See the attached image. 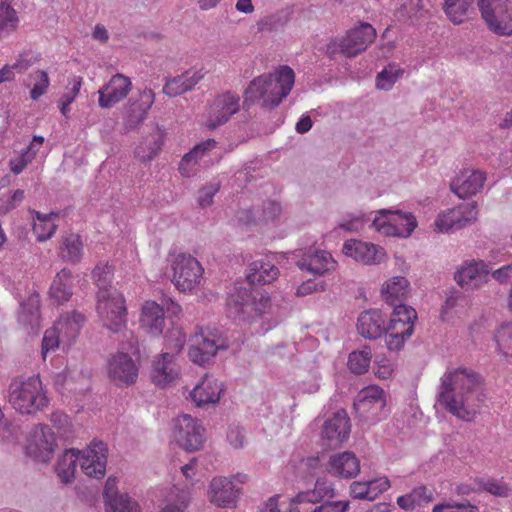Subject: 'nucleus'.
<instances>
[{
	"instance_id": "1",
	"label": "nucleus",
	"mask_w": 512,
	"mask_h": 512,
	"mask_svg": "<svg viewBox=\"0 0 512 512\" xmlns=\"http://www.w3.org/2000/svg\"><path fill=\"white\" fill-rule=\"evenodd\" d=\"M437 401L461 421H473L484 403L481 377L469 368L448 369L440 378Z\"/></svg>"
},
{
	"instance_id": "2",
	"label": "nucleus",
	"mask_w": 512,
	"mask_h": 512,
	"mask_svg": "<svg viewBox=\"0 0 512 512\" xmlns=\"http://www.w3.org/2000/svg\"><path fill=\"white\" fill-rule=\"evenodd\" d=\"M295 83V73L287 65H280L273 73H264L252 81L244 91L243 108L262 100V107L273 110L291 92Z\"/></svg>"
},
{
	"instance_id": "3",
	"label": "nucleus",
	"mask_w": 512,
	"mask_h": 512,
	"mask_svg": "<svg viewBox=\"0 0 512 512\" xmlns=\"http://www.w3.org/2000/svg\"><path fill=\"white\" fill-rule=\"evenodd\" d=\"M8 401L21 414H33L45 409L49 400L39 376L13 380L9 386Z\"/></svg>"
},
{
	"instance_id": "4",
	"label": "nucleus",
	"mask_w": 512,
	"mask_h": 512,
	"mask_svg": "<svg viewBox=\"0 0 512 512\" xmlns=\"http://www.w3.org/2000/svg\"><path fill=\"white\" fill-rule=\"evenodd\" d=\"M169 263L172 271L171 282L178 291L192 294L204 283V268L191 254H175Z\"/></svg>"
},
{
	"instance_id": "5",
	"label": "nucleus",
	"mask_w": 512,
	"mask_h": 512,
	"mask_svg": "<svg viewBox=\"0 0 512 512\" xmlns=\"http://www.w3.org/2000/svg\"><path fill=\"white\" fill-rule=\"evenodd\" d=\"M97 313L103 324L112 332L126 326V306L123 294L115 287L97 292Z\"/></svg>"
},
{
	"instance_id": "6",
	"label": "nucleus",
	"mask_w": 512,
	"mask_h": 512,
	"mask_svg": "<svg viewBox=\"0 0 512 512\" xmlns=\"http://www.w3.org/2000/svg\"><path fill=\"white\" fill-rule=\"evenodd\" d=\"M416 320L417 313L413 307L403 304L395 306L385 332V343L390 351H399L403 348L406 339L414 332Z\"/></svg>"
},
{
	"instance_id": "7",
	"label": "nucleus",
	"mask_w": 512,
	"mask_h": 512,
	"mask_svg": "<svg viewBox=\"0 0 512 512\" xmlns=\"http://www.w3.org/2000/svg\"><path fill=\"white\" fill-rule=\"evenodd\" d=\"M376 37V30L372 25L361 22L358 27L349 30L345 37L332 39L327 45V53L333 57L341 53L346 57H355L365 51Z\"/></svg>"
},
{
	"instance_id": "8",
	"label": "nucleus",
	"mask_w": 512,
	"mask_h": 512,
	"mask_svg": "<svg viewBox=\"0 0 512 512\" xmlns=\"http://www.w3.org/2000/svg\"><path fill=\"white\" fill-rule=\"evenodd\" d=\"M477 4L490 31L500 36L512 35V4L509 0H478Z\"/></svg>"
},
{
	"instance_id": "9",
	"label": "nucleus",
	"mask_w": 512,
	"mask_h": 512,
	"mask_svg": "<svg viewBox=\"0 0 512 512\" xmlns=\"http://www.w3.org/2000/svg\"><path fill=\"white\" fill-rule=\"evenodd\" d=\"M372 226L386 236L408 237L417 226L413 214L401 210L382 209L372 221Z\"/></svg>"
},
{
	"instance_id": "10",
	"label": "nucleus",
	"mask_w": 512,
	"mask_h": 512,
	"mask_svg": "<svg viewBox=\"0 0 512 512\" xmlns=\"http://www.w3.org/2000/svg\"><path fill=\"white\" fill-rule=\"evenodd\" d=\"M173 437L181 448L195 452L204 445L205 428L200 420L183 414L174 420Z\"/></svg>"
},
{
	"instance_id": "11",
	"label": "nucleus",
	"mask_w": 512,
	"mask_h": 512,
	"mask_svg": "<svg viewBox=\"0 0 512 512\" xmlns=\"http://www.w3.org/2000/svg\"><path fill=\"white\" fill-rule=\"evenodd\" d=\"M387 397L385 391L377 385L361 389L354 400L357 415L368 421H378L385 415Z\"/></svg>"
},
{
	"instance_id": "12",
	"label": "nucleus",
	"mask_w": 512,
	"mask_h": 512,
	"mask_svg": "<svg viewBox=\"0 0 512 512\" xmlns=\"http://www.w3.org/2000/svg\"><path fill=\"white\" fill-rule=\"evenodd\" d=\"M192 342L188 351V357L199 366L208 364L217 351L223 347V343L217 333L202 327L196 328Z\"/></svg>"
},
{
	"instance_id": "13",
	"label": "nucleus",
	"mask_w": 512,
	"mask_h": 512,
	"mask_svg": "<svg viewBox=\"0 0 512 512\" xmlns=\"http://www.w3.org/2000/svg\"><path fill=\"white\" fill-rule=\"evenodd\" d=\"M57 447L53 430L46 424H38L30 432L26 453L38 462H48Z\"/></svg>"
},
{
	"instance_id": "14",
	"label": "nucleus",
	"mask_w": 512,
	"mask_h": 512,
	"mask_svg": "<svg viewBox=\"0 0 512 512\" xmlns=\"http://www.w3.org/2000/svg\"><path fill=\"white\" fill-rule=\"evenodd\" d=\"M107 458V444L102 441H92L87 448L79 450L78 462L85 475L101 479L106 473Z\"/></svg>"
},
{
	"instance_id": "15",
	"label": "nucleus",
	"mask_w": 512,
	"mask_h": 512,
	"mask_svg": "<svg viewBox=\"0 0 512 512\" xmlns=\"http://www.w3.org/2000/svg\"><path fill=\"white\" fill-rule=\"evenodd\" d=\"M139 366L130 355L117 352L108 362L110 380L118 387L129 386L137 381Z\"/></svg>"
},
{
	"instance_id": "16",
	"label": "nucleus",
	"mask_w": 512,
	"mask_h": 512,
	"mask_svg": "<svg viewBox=\"0 0 512 512\" xmlns=\"http://www.w3.org/2000/svg\"><path fill=\"white\" fill-rule=\"evenodd\" d=\"M181 376L180 366L173 354L165 352L157 355L151 365V381L160 388L176 383Z\"/></svg>"
},
{
	"instance_id": "17",
	"label": "nucleus",
	"mask_w": 512,
	"mask_h": 512,
	"mask_svg": "<svg viewBox=\"0 0 512 512\" xmlns=\"http://www.w3.org/2000/svg\"><path fill=\"white\" fill-rule=\"evenodd\" d=\"M342 251L347 257L364 265H378L386 257L385 250L379 245L356 239L345 241Z\"/></svg>"
},
{
	"instance_id": "18",
	"label": "nucleus",
	"mask_w": 512,
	"mask_h": 512,
	"mask_svg": "<svg viewBox=\"0 0 512 512\" xmlns=\"http://www.w3.org/2000/svg\"><path fill=\"white\" fill-rule=\"evenodd\" d=\"M239 101V96L231 91L218 95L212 104L207 126L215 129L228 122L230 117L239 111Z\"/></svg>"
},
{
	"instance_id": "19",
	"label": "nucleus",
	"mask_w": 512,
	"mask_h": 512,
	"mask_svg": "<svg viewBox=\"0 0 512 512\" xmlns=\"http://www.w3.org/2000/svg\"><path fill=\"white\" fill-rule=\"evenodd\" d=\"M223 391V383L206 374L189 392V397L197 407H206L218 403Z\"/></svg>"
},
{
	"instance_id": "20",
	"label": "nucleus",
	"mask_w": 512,
	"mask_h": 512,
	"mask_svg": "<svg viewBox=\"0 0 512 512\" xmlns=\"http://www.w3.org/2000/svg\"><path fill=\"white\" fill-rule=\"evenodd\" d=\"M454 278L462 288H479L488 281L489 269L483 261H467L457 269Z\"/></svg>"
},
{
	"instance_id": "21",
	"label": "nucleus",
	"mask_w": 512,
	"mask_h": 512,
	"mask_svg": "<svg viewBox=\"0 0 512 512\" xmlns=\"http://www.w3.org/2000/svg\"><path fill=\"white\" fill-rule=\"evenodd\" d=\"M131 81L123 74L117 73L98 90V104L101 108H110L123 100L131 89Z\"/></svg>"
},
{
	"instance_id": "22",
	"label": "nucleus",
	"mask_w": 512,
	"mask_h": 512,
	"mask_svg": "<svg viewBox=\"0 0 512 512\" xmlns=\"http://www.w3.org/2000/svg\"><path fill=\"white\" fill-rule=\"evenodd\" d=\"M139 326L152 337L160 336L165 327L163 307L153 300L145 301L140 311Z\"/></svg>"
},
{
	"instance_id": "23",
	"label": "nucleus",
	"mask_w": 512,
	"mask_h": 512,
	"mask_svg": "<svg viewBox=\"0 0 512 512\" xmlns=\"http://www.w3.org/2000/svg\"><path fill=\"white\" fill-rule=\"evenodd\" d=\"M486 175L480 170L465 169L457 174L450 184L451 190L459 198L477 194L483 188Z\"/></svg>"
},
{
	"instance_id": "24",
	"label": "nucleus",
	"mask_w": 512,
	"mask_h": 512,
	"mask_svg": "<svg viewBox=\"0 0 512 512\" xmlns=\"http://www.w3.org/2000/svg\"><path fill=\"white\" fill-rule=\"evenodd\" d=\"M350 419L345 411L336 412L328 419L323 428V437L329 447H337L346 441L350 434Z\"/></svg>"
},
{
	"instance_id": "25",
	"label": "nucleus",
	"mask_w": 512,
	"mask_h": 512,
	"mask_svg": "<svg viewBox=\"0 0 512 512\" xmlns=\"http://www.w3.org/2000/svg\"><path fill=\"white\" fill-rule=\"evenodd\" d=\"M238 490L233 482L226 477H214L209 485L208 498L211 503L227 508L235 504Z\"/></svg>"
},
{
	"instance_id": "26",
	"label": "nucleus",
	"mask_w": 512,
	"mask_h": 512,
	"mask_svg": "<svg viewBox=\"0 0 512 512\" xmlns=\"http://www.w3.org/2000/svg\"><path fill=\"white\" fill-rule=\"evenodd\" d=\"M357 330L366 339H377L386 332L385 316L377 309L363 311L358 317Z\"/></svg>"
},
{
	"instance_id": "27",
	"label": "nucleus",
	"mask_w": 512,
	"mask_h": 512,
	"mask_svg": "<svg viewBox=\"0 0 512 512\" xmlns=\"http://www.w3.org/2000/svg\"><path fill=\"white\" fill-rule=\"evenodd\" d=\"M328 472L338 478H353L360 472V461L351 452L333 455L329 460Z\"/></svg>"
},
{
	"instance_id": "28",
	"label": "nucleus",
	"mask_w": 512,
	"mask_h": 512,
	"mask_svg": "<svg viewBox=\"0 0 512 512\" xmlns=\"http://www.w3.org/2000/svg\"><path fill=\"white\" fill-rule=\"evenodd\" d=\"M336 265V261L326 251H315L312 254H307L298 262L301 270H307L314 275H323L332 271L336 268Z\"/></svg>"
},
{
	"instance_id": "29",
	"label": "nucleus",
	"mask_w": 512,
	"mask_h": 512,
	"mask_svg": "<svg viewBox=\"0 0 512 512\" xmlns=\"http://www.w3.org/2000/svg\"><path fill=\"white\" fill-rule=\"evenodd\" d=\"M84 322V315L73 311L72 313L61 315L53 327L58 330L62 342L70 344L78 336Z\"/></svg>"
},
{
	"instance_id": "30",
	"label": "nucleus",
	"mask_w": 512,
	"mask_h": 512,
	"mask_svg": "<svg viewBox=\"0 0 512 512\" xmlns=\"http://www.w3.org/2000/svg\"><path fill=\"white\" fill-rule=\"evenodd\" d=\"M228 307L234 317H239L243 320L250 319L252 310H261L253 306L252 293L245 288L236 289L235 292L229 296Z\"/></svg>"
},
{
	"instance_id": "31",
	"label": "nucleus",
	"mask_w": 512,
	"mask_h": 512,
	"mask_svg": "<svg viewBox=\"0 0 512 512\" xmlns=\"http://www.w3.org/2000/svg\"><path fill=\"white\" fill-rule=\"evenodd\" d=\"M435 498V490L421 485L411 492L397 498L398 506L406 511H413L418 507L427 506Z\"/></svg>"
},
{
	"instance_id": "32",
	"label": "nucleus",
	"mask_w": 512,
	"mask_h": 512,
	"mask_svg": "<svg viewBox=\"0 0 512 512\" xmlns=\"http://www.w3.org/2000/svg\"><path fill=\"white\" fill-rule=\"evenodd\" d=\"M409 291L408 280L402 276H394L382 285L381 294L385 302L396 306L397 302H402L407 298Z\"/></svg>"
},
{
	"instance_id": "33",
	"label": "nucleus",
	"mask_w": 512,
	"mask_h": 512,
	"mask_svg": "<svg viewBox=\"0 0 512 512\" xmlns=\"http://www.w3.org/2000/svg\"><path fill=\"white\" fill-rule=\"evenodd\" d=\"M50 297L58 304L68 301L72 296V273L64 268L59 271L52 281L49 290Z\"/></svg>"
},
{
	"instance_id": "34",
	"label": "nucleus",
	"mask_w": 512,
	"mask_h": 512,
	"mask_svg": "<svg viewBox=\"0 0 512 512\" xmlns=\"http://www.w3.org/2000/svg\"><path fill=\"white\" fill-rule=\"evenodd\" d=\"M278 275L279 270L274 264L257 260L250 264L247 280L254 285H264L277 279Z\"/></svg>"
},
{
	"instance_id": "35",
	"label": "nucleus",
	"mask_w": 512,
	"mask_h": 512,
	"mask_svg": "<svg viewBox=\"0 0 512 512\" xmlns=\"http://www.w3.org/2000/svg\"><path fill=\"white\" fill-rule=\"evenodd\" d=\"M154 92L151 89H145L140 94L139 102H133L129 106L127 122L130 127L137 126L147 116V113L154 103Z\"/></svg>"
},
{
	"instance_id": "36",
	"label": "nucleus",
	"mask_w": 512,
	"mask_h": 512,
	"mask_svg": "<svg viewBox=\"0 0 512 512\" xmlns=\"http://www.w3.org/2000/svg\"><path fill=\"white\" fill-rule=\"evenodd\" d=\"M56 388L61 391H77L88 383V378L79 370L66 368L55 376Z\"/></svg>"
},
{
	"instance_id": "37",
	"label": "nucleus",
	"mask_w": 512,
	"mask_h": 512,
	"mask_svg": "<svg viewBox=\"0 0 512 512\" xmlns=\"http://www.w3.org/2000/svg\"><path fill=\"white\" fill-rule=\"evenodd\" d=\"M78 459V449L65 450L63 455L59 458L55 471L62 483L68 484L74 480Z\"/></svg>"
},
{
	"instance_id": "38",
	"label": "nucleus",
	"mask_w": 512,
	"mask_h": 512,
	"mask_svg": "<svg viewBox=\"0 0 512 512\" xmlns=\"http://www.w3.org/2000/svg\"><path fill=\"white\" fill-rule=\"evenodd\" d=\"M59 255L67 262H80L83 256V242L80 235L70 233L62 237L59 246Z\"/></svg>"
},
{
	"instance_id": "39",
	"label": "nucleus",
	"mask_w": 512,
	"mask_h": 512,
	"mask_svg": "<svg viewBox=\"0 0 512 512\" xmlns=\"http://www.w3.org/2000/svg\"><path fill=\"white\" fill-rule=\"evenodd\" d=\"M59 215L57 213L41 214L35 212V221L33 225V232L39 242L50 239L56 232V220Z\"/></svg>"
},
{
	"instance_id": "40",
	"label": "nucleus",
	"mask_w": 512,
	"mask_h": 512,
	"mask_svg": "<svg viewBox=\"0 0 512 512\" xmlns=\"http://www.w3.org/2000/svg\"><path fill=\"white\" fill-rule=\"evenodd\" d=\"M474 0H444L443 10L454 24H461L469 17Z\"/></svg>"
},
{
	"instance_id": "41",
	"label": "nucleus",
	"mask_w": 512,
	"mask_h": 512,
	"mask_svg": "<svg viewBox=\"0 0 512 512\" xmlns=\"http://www.w3.org/2000/svg\"><path fill=\"white\" fill-rule=\"evenodd\" d=\"M163 144V135L161 131L156 128L154 134L151 135V138H146L142 141L135 150L136 157L138 160H152L158 155V152L161 150Z\"/></svg>"
},
{
	"instance_id": "42",
	"label": "nucleus",
	"mask_w": 512,
	"mask_h": 512,
	"mask_svg": "<svg viewBox=\"0 0 512 512\" xmlns=\"http://www.w3.org/2000/svg\"><path fill=\"white\" fill-rule=\"evenodd\" d=\"M428 10L425 8L422 0H410L404 3L396 11V17L404 21H417L425 16Z\"/></svg>"
},
{
	"instance_id": "43",
	"label": "nucleus",
	"mask_w": 512,
	"mask_h": 512,
	"mask_svg": "<svg viewBox=\"0 0 512 512\" xmlns=\"http://www.w3.org/2000/svg\"><path fill=\"white\" fill-rule=\"evenodd\" d=\"M372 353L366 348L360 351H353L348 358V368L354 374H364L370 367Z\"/></svg>"
},
{
	"instance_id": "44",
	"label": "nucleus",
	"mask_w": 512,
	"mask_h": 512,
	"mask_svg": "<svg viewBox=\"0 0 512 512\" xmlns=\"http://www.w3.org/2000/svg\"><path fill=\"white\" fill-rule=\"evenodd\" d=\"M114 275V267L109 265V263H98L93 271L92 278L96 286L98 287V291L108 290L111 286V282Z\"/></svg>"
},
{
	"instance_id": "45",
	"label": "nucleus",
	"mask_w": 512,
	"mask_h": 512,
	"mask_svg": "<svg viewBox=\"0 0 512 512\" xmlns=\"http://www.w3.org/2000/svg\"><path fill=\"white\" fill-rule=\"evenodd\" d=\"M458 212L454 208L440 213L435 220V227L439 232H448L452 229H461L462 225Z\"/></svg>"
},
{
	"instance_id": "46",
	"label": "nucleus",
	"mask_w": 512,
	"mask_h": 512,
	"mask_svg": "<svg viewBox=\"0 0 512 512\" xmlns=\"http://www.w3.org/2000/svg\"><path fill=\"white\" fill-rule=\"evenodd\" d=\"M106 510L108 512H140L139 505L128 495H116L115 499L108 500Z\"/></svg>"
},
{
	"instance_id": "47",
	"label": "nucleus",
	"mask_w": 512,
	"mask_h": 512,
	"mask_svg": "<svg viewBox=\"0 0 512 512\" xmlns=\"http://www.w3.org/2000/svg\"><path fill=\"white\" fill-rule=\"evenodd\" d=\"M495 341L501 353L512 354V323H504L498 328Z\"/></svg>"
},
{
	"instance_id": "48",
	"label": "nucleus",
	"mask_w": 512,
	"mask_h": 512,
	"mask_svg": "<svg viewBox=\"0 0 512 512\" xmlns=\"http://www.w3.org/2000/svg\"><path fill=\"white\" fill-rule=\"evenodd\" d=\"M18 18L15 10L6 3L0 4V38L4 31L13 30L16 27Z\"/></svg>"
},
{
	"instance_id": "49",
	"label": "nucleus",
	"mask_w": 512,
	"mask_h": 512,
	"mask_svg": "<svg viewBox=\"0 0 512 512\" xmlns=\"http://www.w3.org/2000/svg\"><path fill=\"white\" fill-rule=\"evenodd\" d=\"M403 70L395 65H388L377 75V87L380 89H389L397 81Z\"/></svg>"
},
{
	"instance_id": "50",
	"label": "nucleus",
	"mask_w": 512,
	"mask_h": 512,
	"mask_svg": "<svg viewBox=\"0 0 512 512\" xmlns=\"http://www.w3.org/2000/svg\"><path fill=\"white\" fill-rule=\"evenodd\" d=\"M219 189L220 184L217 182L210 183L199 189L196 198L199 207L202 209L210 207L213 204L214 196L218 193Z\"/></svg>"
},
{
	"instance_id": "51",
	"label": "nucleus",
	"mask_w": 512,
	"mask_h": 512,
	"mask_svg": "<svg viewBox=\"0 0 512 512\" xmlns=\"http://www.w3.org/2000/svg\"><path fill=\"white\" fill-rule=\"evenodd\" d=\"M458 213V218L462 228L467 224L474 222L477 219L478 209L475 201L469 203H463L454 208Z\"/></svg>"
},
{
	"instance_id": "52",
	"label": "nucleus",
	"mask_w": 512,
	"mask_h": 512,
	"mask_svg": "<svg viewBox=\"0 0 512 512\" xmlns=\"http://www.w3.org/2000/svg\"><path fill=\"white\" fill-rule=\"evenodd\" d=\"M62 341L58 330L54 327L47 329L42 339L41 353L45 359L47 354L51 351H55L59 347V343Z\"/></svg>"
},
{
	"instance_id": "53",
	"label": "nucleus",
	"mask_w": 512,
	"mask_h": 512,
	"mask_svg": "<svg viewBox=\"0 0 512 512\" xmlns=\"http://www.w3.org/2000/svg\"><path fill=\"white\" fill-rule=\"evenodd\" d=\"M394 372V364L386 356L377 355L375 358L374 374L377 378L389 379Z\"/></svg>"
},
{
	"instance_id": "54",
	"label": "nucleus",
	"mask_w": 512,
	"mask_h": 512,
	"mask_svg": "<svg viewBox=\"0 0 512 512\" xmlns=\"http://www.w3.org/2000/svg\"><path fill=\"white\" fill-rule=\"evenodd\" d=\"M216 146V141L214 139H207L206 141H202L196 144L189 152L184 154L181 160H197L198 158H202L206 155V152Z\"/></svg>"
},
{
	"instance_id": "55",
	"label": "nucleus",
	"mask_w": 512,
	"mask_h": 512,
	"mask_svg": "<svg viewBox=\"0 0 512 512\" xmlns=\"http://www.w3.org/2000/svg\"><path fill=\"white\" fill-rule=\"evenodd\" d=\"M319 499L317 497V495L315 494V492L312 490H307V491H301L299 492L294 498H292L289 502H286L287 505H289V507L291 508H294V509H299V506L300 505H303V504H316V503H319Z\"/></svg>"
},
{
	"instance_id": "56",
	"label": "nucleus",
	"mask_w": 512,
	"mask_h": 512,
	"mask_svg": "<svg viewBox=\"0 0 512 512\" xmlns=\"http://www.w3.org/2000/svg\"><path fill=\"white\" fill-rule=\"evenodd\" d=\"M313 491L321 502L325 498H333L335 496V489L332 482L326 478H318L316 480Z\"/></svg>"
},
{
	"instance_id": "57",
	"label": "nucleus",
	"mask_w": 512,
	"mask_h": 512,
	"mask_svg": "<svg viewBox=\"0 0 512 512\" xmlns=\"http://www.w3.org/2000/svg\"><path fill=\"white\" fill-rule=\"evenodd\" d=\"M350 493L356 499H375V493L371 492L370 481L368 482H353L350 486Z\"/></svg>"
},
{
	"instance_id": "58",
	"label": "nucleus",
	"mask_w": 512,
	"mask_h": 512,
	"mask_svg": "<svg viewBox=\"0 0 512 512\" xmlns=\"http://www.w3.org/2000/svg\"><path fill=\"white\" fill-rule=\"evenodd\" d=\"M163 92L169 97H176L186 93V87L181 76L179 75L168 79L163 87Z\"/></svg>"
},
{
	"instance_id": "59",
	"label": "nucleus",
	"mask_w": 512,
	"mask_h": 512,
	"mask_svg": "<svg viewBox=\"0 0 512 512\" xmlns=\"http://www.w3.org/2000/svg\"><path fill=\"white\" fill-rule=\"evenodd\" d=\"M483 488L488 493L498 497H508L510 494V487L500 480H488L484 483Z\"/></svg>"
},
{
	"instance_id": "60",
	"label": "nucleus",
	"mask_w": 512,
	"mask_h": 512,
	"mask_svg": "<svg viewBox=\"0 0 512 512\" xmlns=\"http://www.w3.org/2000/svg\"><path fill=\"white\" fill-rule=\"evenodd\" d=\"M258 512H300L298 509L289 507L286 502L279 503V496H273L268 499L264 506Z\"/></svg>"
},
{
	"instance_id": "61",
	"label": "nucleus",
	"mask_w": 512,
	"mask_h": 512,
	"mask_svg": "<svg viewBox=\"0 0 512 512\" xmlns=\"http://www.w3.org/2000/svg\"><path fill=\"white\" fill-rule=\"evenodd\" d=\"M189 493L182 490L176 495V503H168L160 512H184L188 506Z\"/></svg>"
},
{
	"instance_id": "62",
	"label": "nucleus",
	"mask_w": 512,
	"mask_h": 512,
	"mask_svg": "<svg viewBox=\"0 0 512 512\" xmlns=\"http://www.w3.org/2000/svg\"><path fill=\"white\" fill-rule=\"evenodd\" d=\"M43 142V137L35 136L26 148L21 149L19 160H32L36 156L39 149L42 147Z\"/></svg>"
},
{
	"instance_id": "63",
	"label": "nucleus",
	"mask_w": 512,
	"mask_h": 512,
	"mask_svg": "<svg viewBox=\"0 0 512 512\" xmlns=\"http://www.w3.org/2000/svg\"><path fill=\"white\" fill-rule=\"evenodd\" d=\"M38 74L39 80L34 84L30 91V96L33 100H37L40 96H42L49 86L48 74L45 71H38Z\"/></svg>"
},
{
	"instance_id": "64",
	"label": "nucleus",
	"mask_w": 512,
	"mask_h": 512,
	"mask_svg": "<svg viewBox=\"0 0 512 512\" xmlns=\"http://www.w3.org/2000/svg\"><path fill=\"white\" fill-rule=\"evenodd\" d=\"M281 206L275 201H267L262 210L261 216H258L259 220L270 221L276 219L281 214Z\"/></svg>"
}]
</instances>
